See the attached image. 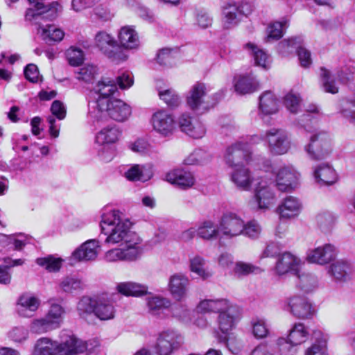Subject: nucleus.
I'll use <instances>...</instances> for the list:
<instances>
[{"label": "nucleus", "mask_w": 355, "mask_h": 355, "mask_svg": "<svg viewBox=\"0 0 355 355\" xmlns=\"http://www.w3.org/2000/svg\"><path fill=\"white\" fill-rule=\"evenodd\" d=\"M132 226L130 219L119 210L103 212L101 227L102 232L107 236L105 242L121 246L106 252L105 259L107 261H134L141 255L142 240L131 230Z\"/></svg>", "instance_id": "1"}, {"label": "nucleus", "mask_w": 355, "mask_h": 355, "mask_svg": "<svg viewBox=\"0 0 355 355\" xmlns=\"http://www.w3.org/2000/svg\"><path fill=\"white\" fill-rule=\"evenodd\" d=\"M87 346L71 331L63 330L60 334V341L48 337L38 339L34 347L37 355H76L86 349Z\"/></svg>", "instance_id": "2"}, {"label": "nucleus", "mask_w": 355, "mask_h": 355, "mask_svg": "<svg viewBox=\"0 0 355 355\" xmlns=\"http://www.w3.org/2000/svg\"><path fill=\"white\" fill-rule=\"evenodd\" d=\"M304 121H311L309 114L303 115L300 123L307 132H312L309 143L304 146L305 152L311 160L318 161L325 159L331 152V140L329 135L322 131L314 130L312 132L309 124L304 123Z\"/></svg>", "instance_id": "3"}, {"label": "nucleus", "mask_w": 355, "mask_h": 355, "mask_svg": "<svg viewBox=\"0 0 355 355\" xmlns=\"http://www.w3.org/2000/svg\"><path fill=\"white\" fill-rule=\"evenodd\" d=\"M121 136V131L116 125H108L101 128L96 135L95 141L98 146V156L105 162H110L115 155L116 144Z\"/></svg>", "instance_id": "4"}, {"label": "nucleus", "mask_w": 355, "mask_h": 355, "mask_svg": "<svg viewBox=\"0 0 355 355\" xmlns=\"http://www.w3.org/2000/svg\"><path fill=\"white\" fill-rule=\"evenodd\" d=\"M94 46L112 62L119 63L127 59V55L118 44L114 37L105 31L97 32L94 38Z\"/></svg>", "instance_id": "5"}, {"label": "nucleus", "mask_w": 355, "mask_h": 355, "mask_svg": "<svg viewBox=\"0 0 355 355\" xmlns=\"http://www.w3.org/2000/svg\"><path fill=\"white\" fill-rule=\"evenodd\" d=\"M132 113L130 105L120 99H112L107 103V107L105 109H98L90 112V115L97 121L109 116L112 119L122 122L127 120Z\"/></svg>", "instance_id": "6"}, {"label": "nucleus", "mask_w": 355, "mask_h": 355, "mask_svg": "<svg viewBox=\"0 0 355 355\" xmlns=\"http://www.w3.org/2000/svg\"><path fill=\"white\" fill-rule=\"evenodd\" d=\"M265 141L268 152L272 155H282L291 146L288 133L282 129L271 128L265 132Z\"/></svg>", "instance_id": "7"}, {"label": "nucleus", "mask_w": 355, "mask_h": 355, "mask_svg": "<svg viewBox=\"0 0 355 355\" xmlns=\"http://www.w3.org/2000/svg\"><path fill=\"white\" fill-rule=\"evenodd\" d=\"M224 160L231 168L241 166L244 163H250L251 152L248 141H237L230 145L226 148Z\"/></svg>", "instance_id": "8"}, {"label": "nucleus", "mask_w": 355, "mask_h": 355, "mask_svg": "<svg viewBox=\"0 0 355 355\" xmlns=\"http://www.w3.org/2000/svg\"><path fill=\"white\" fill-rule=\"evenodd\" d=\"M275 186L282 192H291L300 184V174L292 165H284L275 172Z\"/></svg>", "instance_id": "9"}, {"label": "nucleus", "mask_w": 355, "mask_h": 355, "mask_svg": "<svg viewBox=\"0 0 355 355\" xmlns=\"http://www.w3.org/2000/svg\"><path fill=\"white\" fill-rule=\"evenodd\" d=\"M251 6L248 3H227L223 8V27L229 29L236 26L244 16L251 12Z\"/></svg>", "instance_id": "10"}, {"label": "nucleus", "mask_w": 355, "mask_h": 355, "mask_svg": "<svg viewBox=\"0 0 355 355\" xmlns=\"http://www.w3.org/2000/svg\"><path fill=\"white\" fill-rule=\"evenodd\" d=\"M308 337L309 331L303 323L297 322L290 329L287 338H278L276 340V345L280 351L289 349L291 347L304 343Z\"/></svg>", "instance_id": "11"}, {"label": "nucleus", "mask_w": 355, "mask_h": 355, "mask_svg": "<svg viewBox=\"0 0 355 355\" xmlns=\"http://www.w3.org/2000/svg\"><path fill=\"white\" fill-rule=\"evenodd\" d=\"M220 232L225 239H233L242 234L243 220L236 214H224L219 222Z\"/></svg>", "instance_id": "12"}, {"label": "nucleus", "mask_w": 355, "mask_h": 355, "mask_svg": "<svg viewBox=\"0 0 355 355\" xmlns=\"http://www.w3.org/2000/svg\"><path fill=\"white\" fill-rule=\"evenodd\" d=\"M254 199L257 209L264 211L270 209L275 204V193L270 184L263 181V177L254 189Z\"/></svg>", "instance_id": "13"}, {"label": "nucleus", "mask_w": 355, "mask_h": 355, "mask_svg": "<svg viewBox=\"0 0 355 355\" xmlns=\"http://www.w3.org/2000/svg\"><path fill=\"white\" fill-rule=\"evenodd\" d=\"M94 93L98 95L96 99V110L105 109L107 103L111 101L112 96L117 91V86L113 80L109 78H103L99 80L93 89Z\"/></svg>", "instance_id": "14"}, {"label": "nucleus", "mask_w": 355, "mask_h": 355, "mask_svg": "<svg viewBox=\"0 0 355 355\" xmlns=\"http://www.w3.org/2000/svg\"><path fill=\"white\" fill-rule=\"evenodd\" d=\"M178 125L182 132L193 139H201L205 135L206 128L202 123L188 113L179 116Z\"/></svg>", "instance_id": "15"}, {"label": "nucleus", "mask_w": 355, "mask_h": 355, "mask_svg": "<svg viewBox=\"0 0 355 355\" xmlns=\"http://www.w3.org/2000/svg\"><path fill=\"white\" fill-rule=\"evenodd\" d=\"M207 93L206 85L200 82L196 83L189 91L186 101L187 106L193 111L204 112L208 110L205 97Z\"/></svg>", "instance_id": "16"}, {"label": "nucleus", "mask_w": 355, "mask_h": 355, "mask_svg": "<svg viewBox=\"0 0 355 355\" xmlns=\"http://www.w3.org/2000/svg\"><path fill=\"white\" fill-rule=\"evenodd\" d=\"M163 180L183 189L191 188L196 182L193 173L181 167L173 168L166 173Z\"/></svg>", "instance_id": "17"}, {"label": "nucleus", "mask_w": 355, "mask_h": 355, "mask_svg": "<svg viewBox=\"0 0 355 355\" xmlns=\"http://www.w3.org/2000/svg\"><path fill=\"white\" fill-rule=\"evenodd\" d=\"M180 336L174 331L167 330L159 334L157 338V354L171 355L180 347Z\"/></svg>", "instance_id": "18"}, {"label": "nucleus", "mask_w": 355, "mask_h": 355, "mask_svg": "<svg viewBox=\"0 0 355 355\" xmlns=\"http://www.w3.org/2000/svg\"><path fill=\"white\" fill-rule=\"evenodd\" d=\"M286 310L300 319L309 318L313 313L311 304L306 298L300 295L293 296L287 300Z\"/></svg>", "instance_id": "19"}, {"label": "nucleus", "mask_w": 355, "mask_h": 355, "mask_svg": "<svg viewBox=\"0 0 355 355\" xmlns=\"http://www.w3.org/2000/svg\"><path fill=\"white\" fill-rule=\"evenodd\" d=\"M301 265L300 259L289 252L282 253L277 257L275 270L279 275H283L288 272L297 274Z\"/></svg>", "instance_id": "20"}, {"label": "nucleus", "mask_w": 355, "mask_h": 355, "mask_svg": "<svg viewBox=\"0 0 355 355\" xmlns=\"http://www.w3.org/2000/svg\"><path fill=\"white\" fill-rule=\"evenodd\" d=\"M336 257L335 247L329 243L308 250L306 259L309 262L319 265H325Z\"/></svg>", "instance_id": "21"}, {"label": "nucleus", "mask_w": 355, "mask_h": 355, "mask_svg": "<svg viewBox=\"0 0 355 355\" xmlns=\"http://www.w3.org/2000/svg\"><path fill=\"white\" fill-rule=\"evenodd\" d=\"M302 209L300 199L293 196H288L281 200L277 212L280 218L292 219L296 218Z\"/></svg>", "instance_id": "22"}, {"label": "nucleus", "mask_w": 355, "mask_h": 355, "mask_svg": "<svg viewBox=\"0 0 355 355\" xmlns=\"http://www.w3.org/2000/svg\"><path fill=\"white\" fill-rule=\"evenodd\" d=\"M99 241L90 239L83 243L72 254V257L78 261H90L95 260L98 254Z\"/></svg>", "instance_id": "23"}, {"label": "nucleus", "mask_w": 355, "mask_h": 355, "mask_svg": "<svg viewBox=\"0 0 355 355\" xmlns=\"http://www.w3.org/2000/svg\"><path fill=\"white\" fill-rule=\"evenodd\" d=\"M279 110V101L270 91L264 92L259 100V115L261 117L276 114Z\"/></svg>", "instance_id": "24"}, {"label": "nucleus", "mask_w": 355, "mask_h": 355, "mask_svg": "<svg viewBox=\"0 0 355 355\" xmlns=\"http://www.w3.org/2000/svg\"><path fill=\"white\" fill-rule=\"evenodd\" d=\"M234 88L238 94H252L259 88L258 81L250 75H239L234 78Z\"/></svg>", "instance_id": "25"}, {"label": "nucleus", "mask_w": 355, "mask_h": 355, "mask_svg": "<svg viewBox=\"0 0 355 355\" xmlns=\"http://www.w3.org/2000/svg\"><path fill=\"white\" fill-rule=\"evenodd\" d=\"M313 176L320 186H329L338 180V175L334 168L328 164H321L313 170Z\"/></svg>", "instance_id": "26"}, {"label": "nucleus", "mask_w": 355, "mask_h": 355, "mask_svg": "<svg viewBox=\"0 0 355 355\" xmlns=\"http://www.w3.org/2000/svg\"><path fill=\"white\" fill-rule=\"evenodd\" d=\"M231 181L239 189L250 191L252 188L254 178L250 171L243 165L235 168L231 174Z\"/></svg>", "instance_id": "27"}, {"label": "nucleus", "mask_w": 355, "mask_h": 355, "mask_svg": "<svg viewBox=\"0 0 355 355\" xmlns=\"http://www.w3.org/2000/svg\"><path fill=\"white\" fill-rule=\"evenodd\" d=\"M189 284V278L183 274H175L172 275L169 281L170 291L178 300H181L187 297L188 286Z\"/></svg>", "instance_id": "28"}, {"label": "nucleus", "mask_w": 355, "mask_h": 355, "mask_svg": "<svg viewBox=\"0 0 355 355\" xmlns=\"http://www.w3.org/2000/svg\"><path fill=\"white\" fill-rule=\"evenodd\" d=\"M328 272L336 281L345 282L351 279L353 268L349 262L338 260L329 266Z\"/></svg>", "instance_id": "29"}, {"label": "nucleus", "mask_w": 355, "mask_h": 355, "mask_svg": "<svg viewBox=\"0 0 355 355\" xmlns=\"http://www.w3.org/2000/svg\"><path fill=\"white\" fill-rule=\"evenodd\" d=\"M118 40L120 43L119 46L126 49H137L140 44L137 33L130 26L121 28L118 34Z\"/></svg>", "instance_id": "30"}, {"label": "nucleus", "mask_w": 355, "mask_h": 355, "mask_svg": "<svg viewBox=\"0 0 355 355\" xmlns=\"http://www.w3.org/2000/svg\"><path fill=\"white\" fill-rule=\"evenodd\" d=\"M313 342L305 350L304 355H328L327 349V335L320 330L313 332Z\"/></svg>", "instance_id": "31"}, {"label": "nucleus", "mask_w": 355, "mask_h": 355, "mask_svg": "<svg viewBox=\"0 0 355 355\" xmlns=\"http://www.w3.org/2000/svg\"><path fill=\"white\" fill-rule=\"evenodd\" d=\"M231 309V305L226 299L203 300L196 306L197 311L201 313L211 312H218L220 313L223 311H230Z\"/></svg>", "instance_id": "32"}, {"label": "nucleus", "mask_w": 355, "mask_h": 355, "mask_svg": "<svg viewBox=\"0 0 355 355\" xmlns=\"http://www.w3.org/2000/svg\"><path fill=\"white\" fill-rule=\"evenodd\" d=\"M243 48L251 55L255 65L264 69L270 67L271 60L269 55L263 49H259L255 44L248 42Z\"/></svg>", "instance_id": "33"}, {"label": "nucleus", "mask_w": 355, "mask_h": 355, "mask_svg": "<svg viewBox=\"0 0 355 355\" xmlns=\"http://www.w3.org/2000/svg\"><path fill=\"white\" fill-rule=\"evenodd\" d=\"M53 19H51L49 18H42L39 17L37 20L34 19L32 21H35V24H38L40 28L39 30L41 31V35L43 38V40L49 42V41H53V42H60L64 36V32L60 29L55 28L53 25H46L44 26L41 24V20H53Z\"/></svg>", "instance_id": "34"}, {"label": "nucleus", "mask_w": 355, "mask_h": 355, "mask_svg": "<svg viewBox=\"0 0 355 355\" xmlns=\"http://www.w3.org/2000/svg\"><path fill=\"white\" fill-rule=\"evenodd\" d=\"M175 128L173 116L166 112H157V132L167 137L171 135Z\"/></svg>", "instance_id": "35"}, {"label": "nucleus", "mask_w": 355, "mask_h": 355, "mask_svg": "<svg viewBox=\"0 0 355 355\" xmlns=\"http://www.w3.org/2000/svg\"><path fill=\"white\" fill-rule=\"evenodd\" d=\"M153 175V167L146 168V166L135 164L130 166L125 173L124 177L129 181H147Z\"/></svg>", "instance_id": "36"}, {"label": "nucleus", "mask_w": 355, "mask_h": 355, "mask_svg": "<svg viewBox=\"0 0 355 355\" xmlns=\"http://www.w3.org/2000/svg\"><path fill=\"white\" fill-rule=\"evenodd\" d=\"M220 232V227L212 220H205L200 223L197 228V235L203 240L216 239Z\"/></svg>", "instance_id": "37"}, {"label": "nucleus", "mask_w": 355, "mask_h": 355, "mask_svg": "<svg viewBox=\"0 0 355 355\" xmlns=\"http://www.w3.org/2000/svg\"><path fill=\"white\" fill-rule=\"evenodd\" d=\"M40 300L33 296L22 295L18 302V313L24 317L31 316L39 307Z\"/></svg>", "instance_id": "38"}, {"label": "nucleus", "mask_w": 355, "mask_h": 355, "mask_svg": "<svg viewBox=\"0 0 355 355\" xmlns=\"http://www.w3.org/2000/svg\"><path fill=\"white\" fill-rule=\"evenodd\" d=\"M189 269L202 279L211 277V272L206 267V261L200 255H194L189 258Z\"/></svg>", "instance_id": "39"}, {"label": "nucleus", "mask_w": 355, "mask_h": 355, "mask_svg": "<svg viewBox=\"0 0 355 355\" xmlns=\"http://www.w3.org/2000/svg\"><path fill=\"white\" fill-rule=\"evenodd\" d=\"M96 302L97 298L83 297L77 304V311L79 316L85 320H89L94 315Z\"/></svg>", "instance_id": "40"}, {"label": "nucleus", "mask_w": 355, "mask_h": 355, "mask_svg": "<svg viewBox=\"0 0 355 355\" xmlns=\"http://www.w3.org/2000/svg\"><path fill=\"white\" fill-rule=\"evenodd\" d=\"M230 311H223L219 313L218 325L220 331L224 334H228L233 329L236 324V318L234 315L235 308L231 305Z\"/></svg>", "instance_id": "41"}, {"label": "nucleus", "mask_w": 355, "mask_h": 355, "mask_svg": "<svg viewBox=\"0 0 355 355\" xmlns=\"http://www.w3.org/2000/svg\"><path fill=\"white\" fill-rule=\"evenodd\" d=\"M115 314L112 304L105 298H97L94 315L101 320L114 318Z\"/></svg>", "instance_id": "42"}, {"label": "nucleus", "mask_w": 355, "mask_h": 355, "mask_svg": "<svg viewBox=\"0 0 355 355\" xmlns=\"http://www.w3.org/2000/svg\"><path fill=\"white\" fill-rule=\"evenodd\" d=\"M161 80H157V90L159 98L168 107H176L180 103V98L172 88H165L159 83Z\"/></svg>", "instance_id": "43"}, {"label": "nucleus", "mask_w": 355, "mask_h": 355, "mask_svg": "<svg viewBox=\"0 0 355 355\" xmlns=\"http://www.w3.org/2000/svg\"><path fill=\"white\" fill-rule=\"evenodd\" d=\"M119 293L126 296H139L147 293L148 288L145 285H141L135 282H123L117 285Z\"/></svg>", "instance_id": "44"}, {"label": "nucleus", "mask_w": 355, "mask_h": 355, "mask_svg": "<svg viewBox=\"0 0 355 355\" xmlns=\"http://www.w3.org/2000/svg\"><path fill=\"white\" fill-rule=\"evenodd\" d=\"M59 286L63 292L73 293L83 290L85 285L82 279L75 276H67L60 281Z\"/></svg>", "instance_id": "45"}, {"label": "nucleus", "mask_w": 355, "mask_h": 355, "mask_svg": "<svg viewBox=\"0 0 355 355\" xmlns=\"http://www.w3.org/2000/svg\"><path fill=\"white\" fill-rule=\"evenodd\" d=\"M252 334L257 339H263L270 334L267 320L263 318H253L251 322Z\"/></svg>", "instance_id": "46"}, {"label": "nucleus", "mask_w": 355, "mask_h": 355, "mask_svg": "<svg viewBox=\"0 0 355 355\" xmlns=\"http://www.w3.org/2000/svg\"><path fill=\"white\" fill-rule=\"evenodd\" d=\"M211 156L207 152L197 149L189 154L183 161L185 165H203L209 162Z\"/></svg>", "instance_id": "47"}, {"label": "nucleus", "mask_w": 355, "mask_h": 355, "mask_svg": "<svg viewBox=\"0 0 355 355\" xmlns=\"http://www.w3.org/2000/svg\"><path fill=\"white\" fill-rule=\"evenodd\" d=\"M288 26V21L283 19L282 21H275L270 24L267 28V37L266 41L270 42L277 40L283 35V31Z\"/></svg>", "instance_id": "48"}, {"label": "nucleus", "mask_w": 355, "mask_h": 355, "mask_svg": "<svg viewBox=\"0 0 355 355\" xmlns=\"http://www.w3.org/2000/svg\"><path fill=\"white\" fill-rule=\"evenodd\" d=\"M64 310L58 304H52L45 317L52 323L55 329L60 327L62 322Z\"/></svg>", "instance_id": "49"}, {"label": "nucleus", "mask_w": 355, "mask_h": 355, "mask_svg": "<svg viewBox=\"0 0 355 355\" xmlns=\"http://www.w3.org/2000/svg\"><path fill=\"white\" fill-rule=\"evenodd\" d=\"M75 74L78 80L91 83L97 74V68L92 64L84 65L76 71Z\"/></svg>", "instance_id": "50"}, {"label": "nucleus", "mask_w": 355, "mask_h": 355, "mask_svg": "<svg viewBox=\"0 0 355 355\" xmlns=\"http://www.w3.org/2000/svg\"><path fill=\"white\" fill-rule=\"evenodd\" d=\"M30 329L33 333L42 334L55 329L52 323L44 316L33 320L30 324Z\"/></svg>", "instance_id": "51"}, {"label": "nucleus", "mask_w": 355, "mask_h": 355, "mask_svg": "<svg viewBox=\"0 0 355 355\" xmlns=\"http://www.w3.org/2000/svg\"><path fill=\"white\" fill-rule=\"evenodd\" d=\"M262 270L259 266L243 261L236 262L234 268L235 275L238 277L247 276L250 274H259Z\"/></svg>", "instance_id": "52"}, {"label": "nucleus", "mask_w": 355, "mask_h": 355, "mask_svg": "<svg viewBox=\"0 0 355 355\" xmlns=\"http://www.w3.org/2000/svg\"><path fill=\"white\" fill-rule=\"evenodd\" d=\"M178 48L162 49L157 55V62H158L160 65L171 67L174 64L175 55L178 53Z\"/></svg>", "instance_id": "53"}, {"label": "nucleus", "mask_w": 355, "mask_h": 355, "mask_svg": "<svg viewBox=\"0 0 355 355\" xmlns=\"http://www.w3.org/2000/svg\"><path fill=\"white\" fill-rule=\"evenodd\" d=\"M320 71L321 82L324 92L333 94L338 93V87L335 83L330 71L325 68H321Z\"/></svg>", "instance_id": "54"}, {"label": "nucleus", "mask_w": 355, "mask_h": 355, "mask_svg": "<svg viewBox=\"0 0 355 355\" xmlns=\"http://www.w3.org/2000/svg\"><path fill=\"white\" fill-rule=\"evenodd\" d=\"M336 217L330 212H322L316 216V223L322 232H328L333 228Z\"/></svg>", "instance_id": "55"}, {"label": "nucleus", "mask_w": 355, "mask_h": 355, "mask_svg": "<svg viewBox=\"0 0 355 355\" xmlns=\"http://www.w3.org/2000/svg\"><path fill=\"white\" fill-rule=\"evenodd\" d=\"M302 42V40L300 37L284 40L278 44V51L283 55H286L292 53L295 49L297 50Z\"/></svg>", "instance_id": "56"}, {"label": "nucleus", "mask_w": 355, "mask_h": 355, "mask_svg": "<svg viewBox=\"0 0 355 355\" xmlns=\"http://www.w3.org/2000/svg\"><path fill=\"white\" fill-rule=\"evenodd\" d=\"M38 265L45 268L49 272L58 271L62 263V259L49 256L44 258H39L36 260Z\"/></svg>", "instance_id": "57"}, {"label": "nucleus", "mask_w": 355, "mask_h": 355, "mask_svg": "<svg viewBox=\"0 0 355 355\" xmlns=\"http://www.w3.org/2000/svg\"><path fill=\"white\" fill-rule=\"evenodd\" d=\"M300 96L293 92L288 93L284 98V104L291 113L296 114L300 110Z\"/></svg>", "instance_id": "58"}, {"label": "nucleus", "mask_w": 355, "mask_h": 355, "mask_svg": "<svg viewBox=\"0 0 355 355\" xmlns=\"http://www.w3.org/2000/svg\"><path fill=\"white\" fill-rule=\"evenodd\" d=\"M299 279V286L305 292H309L317 285V280L315 276L309 273L296 274Z\"/></svg>", "instance_id": "59"}, {"label": "nucleus", "mask_w": 355, "mask_h": 355, "mask_svg": "<svg viewBox=\"0 0 355 355\" xmlns=\"http://www.w3.org/2000/svg\"><path fill=\"white\" fill-rule=\"evenodd\" d=\"M261 232V227L259 223L252 220L245 223L243 221V230L241 235H244L250 239H257Z\"/></svg>", "instance_id": "60"}, {"label": "nucleus", "mask_w": 355, "mask_h": 355, "mask_svg": "<svg viewBox=\"0 0 355 355\" xmlns=\"http://www.w3.org/2000/svg\"><path fill=\"white\" fill-rule=\"evenodd\" d=\"M66 57L71 65L78 66L83 62L84 53L80 48L71 46L66 51Z\"/></svg>", "instance_id": "61"}, {"label": "nucleus", "mask_w": 355, "mask_h": 355, "mask_svg": "<svg viewBox=\"0 0 355 355\" xmlns=\"http://www.w3.org/2000/svg\"><path fill=\"white\" fill-rule=\"evenodd\" d=\"M343 116L355 125V97L347 99L342 105Z\"/></svg>", "instance_id": "62"}, {"label": "nucleus", "mask_w": 355, "mask_h": 355, "mask_svg": "<svg viewBox=\"0 0 355 355\" xmlns=\"http://www.w3.org/2000/svg\"><path fill=\"white\" fill-rule=\"evenodd\" d=\"M129 147L133 152L141 155L148 154L152 150V146L144 139H138L135 142L131 143Z\"/></svg>", "instance_id": "63"}, {"label": "nucleus", "mask_w": 355, "mask_h": 355, "mask_svg": "<svg viewBox=\"0 0 355 355\" xmlns=\"http://www.w3.org/2000/svg\"><path fill=\"white\" fill-rule=\"evenodd\" d=\"M282 249V248L280 244L275 242H270L266 245L259 257L260 259H264L274 257L275 256L279 257V255L281 254L280 251Z\"/></svg>", "instance_id": "64"}]
</instances>
